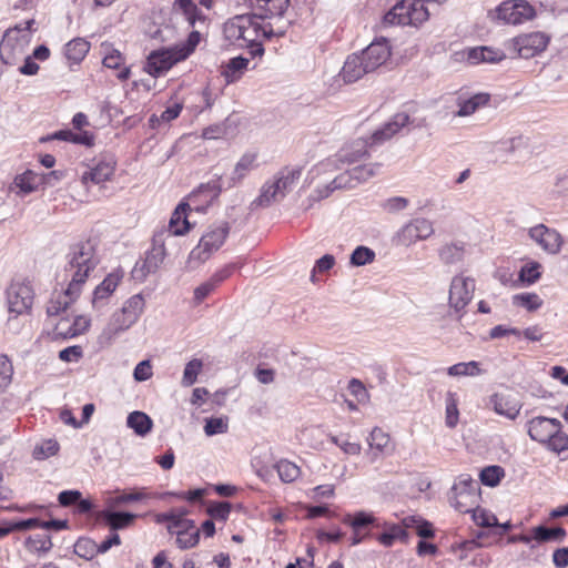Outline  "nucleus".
<instances>
[{
  "label": "nucleus",
  "instance_id": "7c9ffc66",
  "mask_svg": "<svg viewBox=\"0 0 568 568\" xmlns=\"http://www.w3.org/2000/svg\"><path fill=\"white\" fill-rule=\"evenodd\" d=\"M343 524L349 526L353 530H364L369 526L378 527L377 518L373 513L365 510L356 511L355 514H346L343 519Z\"/></svg>",
  "mask_w": 568,
  "mask_h": 568
},
{
  "label": "nucleus",
  "instance_id": "49530a36",
  "mask_svg": "<svg viewBox=\"0 0 568 568\" xmlns=\"http://www.w3.org/2000/svg\"><path fill=\"white\" fill-rule=\"evenodd\" d=\"M41 520L38 518H29L18 521L9 523L4 526H0V539L9 535L12 531L29 530L32 528H40Z\"/></svg>",
  "mask_w": 568,
  "mask_h": 568
},
{
  "label": "nucleus",
  "instance_id": "9b49d317",
  "mask_svg": "<svg viewBox=\"0 0 568 568\" xmlns=\"http://www.w3.org/2000/svg\"><path fill=\"white\" fill-rule=\"evenodd\" d=\"M223 189H225V183L222 176L219 175L199 185V187L187 196V203L192 210L204 212L220 196Z\"/></svg>",
  "mask_w": 568,
  "mask_h": 568
},
{
  "label": "nucleus",
  "instance_id": "cd10ccee",
  "mask_svg": "<svg viewBox=\"0 0 568 568\" xmlns=\"http://www.w3.org/2000/svg\"><path fill=\"white\" fill-rule=\"evenodd\" d=\"M186 510L173 509L158 516L159 523H168V530L175 534V530L194 528L193 521L185 518Z\"/></svg>",
  "mask_w": 568,
  "mask_h": 568
},
{
  "label": "nucleus",
  "instance_id": "6e6552de",
  "mask_svg": "<svg viewBox=\"0 0 568 568\" xmlns=\"http://www.w3.org/2000/svg\"><path fill=\"white\" fill-rule=\"evenodd\" d=\"M7 302L10 317L8 325L11 327L13 317L23 315L31 310L33 303V291L29 284L13 282L7 290Z\"/></svg>",
  "mask_w": 568,
  "mask_h": 568
},
{
  "label": "nucleus",
  "instance_id": "aec40b11",
  "mask_svg": "<svg viewBox=\"0 0 568 568\" xmlns=\"http://www.w3.org/2000/svg\"><path fill=\"white\" fill-rule=\"evenodd\" d=\"M558 419L538 416L530 419L527 423L528 435L532 440H536L542 445L550 439V435L558 432Z\"/></svg>",
  "mask_w": 568,
  "mask_h": 568
},
{
  "label": "nucleus",
  "instance_id": "de8ad7c7",
  "mask_svg": "<svg viewBox=\"0 0 568 568\" xmlns=\"http://www.w3.org/2000/svg\"><path fill=\"white\" fill-rule=\"evenodd\" d=\"M40 179L38 174L32 171H26L14 179V185L23 194H29L38 187Z\"/></svg>",
  "mask_w": 568,
  "mask_h": 568
},
{
  "label": "nucleus",
  "instance_id": "c9c22d12",
  "mask_svg": "<svg viewBox=\"0 0 568 568\" xmlns=\"http://www.w3.org/2000/svg\"><path fill=\"white\" fill-rule=\"evenodd\" d=\"M384 527L386 530L377 536V540L385 547H392L396 540L406 541L408 538V534L405 528L400 525L385 524Z\"/></svg>",
  "mask_w": 568,
  "mask_h": 568
},
{
  "label": "nucleus",
  "instance_id": "5fc2aeb1",
  "mask_svg": "<svg viewBox=\"0 0 568 568\" xmlns=\"http://www.w3.org/2000/svg\"><path fill=\"white\" fill-rule=\"evenodd\" d=\"M561 428L562 425L559 422L558 432H555L556 434L550 435V439L545 443V446L549 450L557 454L568 449V435L564 433Z\"/></svg>",
  "mask_w": 568,
  "mask_h": 568
},
{
  "label": "nucleus",
  "instance_id": "052dcab7",
  "mask_svg": "<svg viewBox=\"0 0 568 568\" xmlns=\"http://www.w3.org/2000/svg\"><path fill=\"white\" fill-rule=\"evenodd\" d=\"M513 300L515 305L525 307L528 311H536L542 304L541 298L535 293L517 294L513 297Z\"/></svg>",
  "mask_w": 568,
  "mask_h": 568
},
{
  "label": "nucleus",
  "instance_id": "1a4fd4ad",
  "mask_svg": "<svg viewBox=\"0 0 568 568\" xmlns=\"http://www.w3.org/2000/svg\"><path fill=\"white\" fill-rule=\"evenodd\" d=\"M433 223L425 217H416L403 225L395 235L397 245L408 247L418 241H424L434 234Z\"/></svg>",
  "mask_w": 568,
  "mask_h": 568
},
{
  "label": "nucleus",
  "instance_id": "09e8293b",
  "mask_svg": "<svg viewBox=\"0 0 568 568\" xmlns=\"http://www.w3.org/2000/svg\"><path fill=\"white\" fill-rule=\"evenodd\" d=\"M144 298L141 294H135L131 296L120 310L122 311L131 321L136 322L144 310Z\"/></svg>",
  "mask_w": 568,
  "mask_h": 568
},
{
  "label": "nucleus",
  "instance_id": "39448f33",
  "mask_svg": "<svg viewBox=\"0 0 568 568\" xmlns=\"http://www.w3.org/2000/svg\"><path fill=\"white\" fill-rule=\"evenodd\" d=\"M479 484L468 475H460L450 489L449 503L459 513L467 514L478 505Z\"/></svg>",
  "mask_w": 568,
  "mask_h": 568
},
{
  "label": "nucleus",
  "instance_id": "a19ab883",
  "mask_svg": "<svg viewBox=\"0 0 568 568\" xmlns=\"http://www.w3.org/2000/svg\"><path fill=\"white\" fill-rule=\"evenodd\" d=\"M247 14L235 16L224 26V34L232 42L241 41L242 32H244Z\"/></svg>",
  "mask_w": 568,
  "mask_h": 568
},
{
  "label": "nucleus",
  "instance_id": "bf43d9fd",
  "mask_svg": "<svg viewBox=\"0 0 568 568\" xmlns=\"http://www.w3.org/2000/svg\"><path fill=\"white\" fill-rule=\"evenodd\" d=\"M459 418V412L457 408V398L456 394L453 392H448L446 395V426L449 428H454Z\"/></svg>",
  "mask_w": 568,
  "mask_h": 568
},
{
  "label": "nucleus",
  "instance_id": "473e14b6",
  "mask_svg": "<svg viewBox=\"0 0 568 568\" xmlns=\"http://www.w3.org/2000/svg\"><path fill=\"white\" fill-rule=\"evenodd\" d=\"M120 283V276L116 274H109L100 285H98L93 292L92 304L94 307L103 305V301L106 300L111 293H113Z\"/></svg>",
  "mask_w": 568,
  "mask_h": 568
},
{
  "label": "nucleus",
  "instance_id": "6ab92c4d",
  "mask_svg": "<svg viewBox=\"0 0 568 568\" xmlns=\"http://www.w3.org/2000/svg\"><path fill=\"white\" fill-rule=\"evenodd\" d=\"M114 170L115 161L111 155L93 160L89 170L82 174V182L87 184L90 181L94 184H100L108 181L113 175Z\"/></svg>",
  "mask_w": 568,
  "mask_h": 568
},
{
  "label": "nucleus",
  "instance_id": "864d4df0",
  "mask_svg": "<svg viewBox=\"0 0 568 568\" xmlns=\"http://www.w3.org/2000/svg\"><path fill=\"white\" fill-rule=\"evenodd\" d=\"M202 368L203 362L201 359L194 358L190 361L184 367L181 384L184 387L192 386L196 382L197 375L201 373Z\"/></svg>",
  "mask_w": 568,
  "mask_h": 568
},
{
  "label": "nucleus",
  "instance_id": "774afa93",
  "mask_svg": "<svg viewBox=\"0 0 568 568\" xmlns=\"http://www.w3.org/2000/svg\"><path fill=\"white\" fill-rule=\"evenodd\" d=\"M331 185L333 189H353L356 186L352 170H346L345 172L338 174L332 182Z\"/></svg>",
  "mask_w": 568,
  "mask_h": 568
},
{
  "label": "nucleus",
  "instance_id": "c756f323",
  "mask_svg": "<svg viewBox=\"0 0 568 568\" xmlns=\"http://www.w3.org/2000/svg\"><path fill=\"white\" fill-rule=\"evenodd\" d=\"M187 210L192 209L186 202L180 203L174 210L169 222V232L172 235H183L190 230V222L186 216Z\"/></svg>",
  "mask_w": 568,
  "mask_h": 568
},
{
  "label": "nucleus",
  "instance_id": "603ef678",
  "mask_svg": "<svg viewBox=\"0 0 568 568\" xmlns=\"http://www.w3.org/2000/svg\"><path fill=\"white\" fill-rule=\"evenodd\" d=\"M379 169L381 164L378 163L357 165L351 169L356 186L359 183L366 182L371 178L375 176L378 173Z\"/></svg>",
  "mask_w": 568,
  "mask_h": 568
},
{
  "label": "nucleus",
  "instance_id": "f3484780",
  "mask_svg": "<svg viewBox=\"0 0 568 568\" xmlns=\"http://www.w3.org/2000/svg\"><path fill=\"white\" fill-rule=\"evenodd\" d=\"M359 54L366 68L374 72L389 60L392 54L389 42L384 38L373 41Z\"/></svg>",
  "mask_w": 568,
  "mask_h": 568
},
{
  "label": "nucleus",
  "instance_id": "f704fd0d",
  "mask_svg": "<svg viewBox=\"0 0 568 568\" xmlns=\"http://www.w3.org/2000/svg\"><path fill=\"white\" fill-rule=\"evenodd\" d=\"M90 50V43L82 39L75 38L69 41L64 48L65 58L72 63L81 62Z\"/></svg>",
  "mask_w": 568,
  "mask_h": 568
},
{
  "label": "nucleus",
  "instance_id": "e2e57ef3",
  "mask_svg": "<svg viewBox=\"0 0 568 568\" xmlns=\"http://www.w3.org/2000/svg\"><path fill=\"white\" fill-rule=\"evenodd\" d=\"M479 373V365L475 361L468 363H458L448 368V374L450 376H475Z\"/></svg>",
  "mask_w": 568,
  "mask_h": 568
},
{
  "label": "nucleus",
  "instance_id": "a878e982",
  "mask_svg": "<svg viewBox=\"0 0 568 568\" xmlns=\"http://www.w3.org/2000/svg\"><path fill=\"white\" fill-rule=\"evenodd\" d=\"M256 155L252 153H245L235 164L232 175L223 181L225 189H231L242 182V180L256 168L255 164Z\"/></svg>",
  "mask_w": 568,
  "mask_h": 568
},
{
  "label": "nucleus",
  "instance_id": "ddd939ff",
  "mask_svg": "<svg viewBox=\"0 0 568 568\" xmlns=\"http://www.w3.org/2000/svg\"><path fill=\"white\" fill-rule=\"evenodd\" d=\"M182 60H185V54H180L175 47L155 50L148 57L145 71L158 78Z\"/></svg>",
  "mask_w": 568,
  "mask_h": 568
},
{
  "label": "nucleus",
  "instance_id": "423d86ee",
  "mask_svg": "<svg viewBox=\"0 0 568 568\" xmlns=\"http://www.w3.org/2000/svg\"><path fill=\"white\" fill-rule=\"evenodd\" d=\"M535 17L534 8L525 0H507L495 10L488 12V18L503 24H521Z\"/></svg>",
  "mask_w": 568,
  "mask_h": 568
},
{
  "label": "nucleus",
  "instance_id": "c85d7f7f",
  "mask_svg": "<svg viewBox=\"0 0 568 568\" xmlns=\"http://www.w3.org/2000/svg\"><path fill=\"white\" fill-rule=\"evenodd\" d=\"M116 508L106 507L101 511V517L112 530H119L129 527L138 517L128 511H115Z\"/></svg>",
  "mask_w": 568,
  "mask_h": 568
},
{
  "label": "nucleus",
  "instance_id": "9d476101",
  "mask_svg": "<svg viewBox=\"0 0 568 568\" xmlns=\"http://www.w3.org/2000/svg\"><path fill=\"white\" fill-rule=\"evenodd\" d=\"M30 33H22L20 28L9 29L0 42V57L6 64H12L24 54L30 42Z\"/></svg>",
  "mask_w": 568,
  "mask_h": 568
},
{
  "label": "nucleus",
  "instance_id": "a211bd4d",
  "mask_svg": "<svg viewBox=\"0 0 568 568\" xmlns=\"http://www.w3.org/2000/svg\"><path fill=\"white\" fill-rule=\"evenodd\" d=\"M200 4L206 9H211L214 4V0H199ZM174 9L181 12L189 24L193 28L205 27L207 23L206 16L197 8L193 0H175Z\"/></svg>",
  "mask_w": 568,
  "mask_h": 568
},
{
  "label": "nucleus",
  "instance_id": "393cba45",
  "mask_svg": "<svg viewBox=\"0 0 568 568\" xmlns=\"http://www.w3.org/2000/svg\"><path fill=\"white\" fill-rule=\"evenodd\" d=\"M409 116L406 113H397L393 119L385 123L381 129L376 130L371 139L373 143H382L389 140L395 135L402 128L408 124Z\"/></svg>",
  "mask_w": 568,
  "mask_h": 568
},
{
  "label": "nucleus",
  "instance_id": "69168bd1",
  "mask_svg": "<svg viewBox=\"0 0 568 568\" xmlns=\"http://www.w3.org/2000/svg\"><path fill=\"white\" fill-rule=\"evenodd\" d=\"M13 367L7 355L0 354V393L10 385Z\"/></svg>",
  "mask_w": 568,
  "mask_h": 568
},
{
  "label": "nucleus",
  "instance_id": "72a5a7b5",
  "mask_svg": "<svg viewBox=\"0 0 568 568\" xmlns=\"http://www.w3.org/2000/svg\"><path fill=\"white\" fill-rule=\"evenodd\" d=\"M126 426L133 429L138 436L144 437L151 432L153 422L145 413L134 410L128 415Z\"/></svg>",
  "mask_w": 568,
  "mask_h": 568
},
{
  "label": "nucleus",
  "instance_id": "412c9836",
  "mask_svg": "<svg viewBox=\"0 0 568 568\" xmlns=\"http://www.w3.org/2000/svg\"><path fill=\"white\" fill-rule=\"evenodd\" d=\"M150 497L146 488L115 490L112 496L106 497L105 506L109 508H119L133 503H144L150 499Z\"/></svg>",
  "mask_w": 568,
  "mask_h": 568
},
{
  "label": "nucleus",
  "instance_id": "c03bdc74",
  "mask_svg": "<svg viewBox=\"0 0 568 568\" xmlns=\"http://www.w3.org/2000/svg\"><path fill=\"white\" fill-rule=\"evenodd\" d=\"M470 514L473 521L481 528L493 529L494 526H499L497 517L493 513L480 508L478 505L473 508Z\"/></svg>",
  "mask_w": 568,
  "mask_h": 568
},
{
  "label": "nucleus",
  "instance_id": "37998d69",
  "mask_svg": "<svg viewBox=\"0 0 568 568\" xmlns=\"http://www.w3.org/2000/svg\"><path fill=\"white\" fill-rule=\"evenodd\" d=\"M541 264L530 261L521 266L518 278L523 284L532 285L541 277Z\"/></svg>",
  "mask_w": 568,
  "mask_h": 568
},
{
  "label": "nucleus",
  "instance_id": "2eb2a0df",
  "mask_svg": "<svg viewBox=\"0 0 568 568\" xmlns=\"http://www.w3.org/2000/svg\"><path fill=\"white\" fill-rule=\"evenodd\" d=\"M165 257L164 245H153V247L146 252L145 257L139 260L131 274L132 277L138 282H143L150 274L155 273Z\"/></svg>",
  "mask_w": 568,
  "mask_h": 568
},
{
  "label": "nucleus",
  "instance_id": "bb28decb",
  "mask_svg": "<svg viewBox=\"0 0 568 568\" xmlns=\"http://www.w3.org/2000/svg\"><path fill=\"white\" fill-rule=\"evenodd\" d=\"M90 326V320L85 316H77L69 325L68 318H61L55 325V333L63 338H72L84 333Z\"/></svg>",
  "mask_w": 568,
  "mask_h": 568
},
{
  "label": "nucleus",
  "instance_id": "4c0bfd02",
  "mask_svg": "<svg viewBox=\"0 0 568 568\" xmlns=\"http://www.w3.org/2000/svg\"><path fill=\"white\" fill-rule=\"evenodd\" d=\"M490 100L488 93H477L459 103V110L456 115L468 116L474 114L480 106L486 105Z\"/></svg>",
  "mask_w": 568,
  "mask_h": 568
},
{
  "label": "nucleus",
  "instance_id": "2f4dec72",
  "mask_svg": "<svg viewBox=\"0 0 568 568\" xmlns=\"http://www.w3.org/2000/svg\"><path fill=\"white\" fill-rule=\"evenodd\" d=\"M532 538L537 542H562L567 536V532L561 527H547L545 525H539L531 529Z\"/></svg>",
  "mask_w": 568,
  "mask_h": 568
},
{
  "label": "nucleus",
  "instance_id": "6e6d98bb",
  "mask_svg": "<svg viewBox=\"0 0 568 568\" xmlns=\"http://www.w3.org/2000/svg\"><path fill=\"white\" fill-rule=\"evenodd\" d=\"M504 475H505L504 468L500 466L494 465V466L485 467L480 471L479 478L484 485L489 486V487H495L496 485L499 484V481L504 477Z\"/></svg>",
  "mask_w": 568,
  "mask_h": 568
},
{
  "label": "nucleus",
  "instance_id": "4d7b16f0",
  "mask_svg": "<svg viewBox=\"0 0 568 568\" xmlns=\"http://www.w3.org/2000/svg\"><path fill=\"white\" fill-rule=\"evenodd\" d=\"M26 546L30 551L34 552H45L49 551L52 547L51 538L47 534H37L34 536H30Z\"/></svg>",
  "mask_w": 568,
  "mask_h": 568
},
{
  "label": "nucleus",
  "instance_id": "ea45409f",
  "mask_svg": "<svg viewBox=\"0 0 568 568\" xmlns=\"http://www.w3.org/2000/svg\"><path fill=\"white\" fill-rule=\"evenodd\" d=\"M80 295H71L67 293V290L59 294L57 297L51 298L47 306V314L49 316H57L65 312L70 304H72Z\"/></svg>",
  "mask_w": 568,
  "mask_h": 568
},
{
  "label": "nucleus",
  "instance_id": "dca6fc26",
  "mask_svg": "<svg viewBox=\"0 0 568 568\" xmlns=\"http://www.w3.org/2000/svg\"><path fill=\"white\" fill-rule=\"evenodd\" d=\"M288 6L290 0H256L252 7L261 20H268L273 26H277L280 22L290 23L288 20L284 19Z\"/></svg>",
  "mask_w": 568,
  "mask_h": 568
},
{
  "label": "nucleus",
  "instance_id": "4468645a",
  "mask_svg": "<svg viewBox=\"0 0 568 568\" xmlns=\"http://www.w3.org/2000/svg\"><path fill=\"white\" fill-rule=\"evenodd\" d=\"M475 292V280L463 275L454 276L449 287L448 302L455 312L463 311L473 300Z\"/></svg>",
  "mask_w": 568,
  "mask_h": 568
},
{
  "label": "nucleus",
  "instance_id": "e433bc0d",
  "mask_svg": "<svg viewBox=\"0 0 568 568\" xmlns=\"http://www.w3.org/2000/svg\"><path fill=\"white\" fill-rule=\"evenodd\" d=\"M135 322L131 321L122 311L115 312L109 324L106 325L103 334L108 335L109 338L114 337L121 332L130 328Z\"/></svg>",
  "mask_w": 568,
  "mask_h": 568
},
{
  "label": "nucleus",
  "instance_id": "4be33fe9",
  "mask_svg": "<svg viewBox=\"0 0 568 568\" xmlns=\"http://www.w3.org/2000/svg\"><path fill=\"white\" fill-rule=\"evenodd\" d=\"M367 443L369 449L366 455L371 463H375L382 456L392 452L389 435L378 427L371 432Z\"/></svg>",
  "mask_w": 568,
  "mask_h": 568
},
{
  "label": "nucleus",
  "instance_id": "680f3d73",
  "mask_svg": "<svg viewBox=\"0 0 568 568\" xmlns=\"http://www.w3.org/2000/svg\"><path fill=\"white\" fill-rule=\"evenodd\" d=\"M229 430L227 418L211 417L205 419L204 433L206 436L225 434Z\"/></svg>",
  "mask_w": 568,
  "mask_h": 568
},
{
  "label": "nucleus",
  "instance_id": "58836bf2",
  "mask_svg": "<svg viewBox=\"0 0 568 568\" xmlns=\"http://www.w3.org/2000/svg\"><path fill=\"white\" fill-rule=\"evenodd\" d=\"M465 254V244L463 242H454L445 244L439 250V258L445 264H455L463 260Z\"/></svg>",
  "mask_w": 568,
  "mask_h": 568
},
{
  "label": "nucleus",
  "instance_id": "b1692460",
  "mask_svg": "<svg viewBox=\"0 0 568 568\" xmlns=\"http://www.w3.org/2000/svg\"><path fill=\"white\" fill-rule=\"evenodd\" d=\"M371 71L366 68L364 60L359 53L351 54L341 71V78L345 83H353Z\"/></svg>",
  "mask_w": 568,
  "mask_h": 568
},
{
  "label": "nucleus",
  "instance_id": "f8f14e48",
  "mask_svg": "<svg viewBox=\"0 0 568 568\" xmlns=\"http://www.w3.org/2000/svg\"><path fill=\"white\" fill-rule=\"evenodd\" d=\"M528 236L549 255L559 254L564 245L562 235L556 229L548 227L542 223L530 227Z\"/></svg>",
  "mask_w": 568,
  "mask_h": 568
},
{
  "label": "nucleus",
  "instance_id": "13d9d810",
  "mask_svg": "<svg viewBox=\"0 0 568 568\" xmlns=\"http://www.w3.org/2000/svg\"><path fill=\"white\" fill-rule=\"evenodd\" d=\"M247 64H248V60L246 58H243V57L232 58L226 65V70L223 72L227 82H233V81L237 80V78H239L237 73L243 72L247 68Z\"/></svg>",
  "mask_w": 568,
  "mask_h": 568
},
{
  "label": "nucleus",
  "instance_id": "f03ea898",
  "mask_svg": "<svg viewBox=\"0 0 568 568\" xmlns=\"http://www.w3.org/2000/svg\"><path fill=\"white\" fill-rule=\"evenodd\" d=\"M302 174L301 168H283L261 187L260 195L252 202V206L267 207L278 202L291 192Z\"/></svg>",
  "mask_w": 568,
  "mask_h": 568
},
{
  "label": "nucleus",
  "instance_id": "20e7f679",
  "mask_svg": "<svg viewBox=\"0 0 568 568\" xmlns=\"http://www.w3.org/2000/svg\"><path fill=\"white\" fill-rule=\"evenodd\" d=\"M230 233V224L226 221L211 225L200 239L196 247L189 255L190 264H201L210 258L225 242Z\"/></svg>",
  "mask_w": 568,
  "mask_h": 568
},
{
  "label": "nucleus",
  "instance_id": "338daca9",
  "mask_svg": "<svg viewBox=\"0 0 568 568\" xmlns=\"http://www.w3.org/2000/svg\"><path fill=\"white\" fill-rule=\"evenodd\" d=\"M354 151L352 153L343 150L341 158L348 163H354L367 154L366 142L357 141L353 144Z\"/></svg>",
  "mask_w": 568,
  "mask_h": 568
},
{
  "label": "nucleus",
  "instance_id": "7ed1b4c3",
  "mask_svg": "<svg viewBox=\"0 0 568 568\" xmlns=\"http://www.w3.org/2000/svg\"><path fill=\"white\" fill-rule=\"evenodd\" d=\"M261 20L258 16L255 13L253 16L247 14V21L245 23L244 32H242L241 45L244 43L252 48V53L254 55H262L264 49L260 42H257L260 37L271 39L273 37H282L285 34L287 28L290 27L288 22H280L277 26H273L271 21L260 22Z\"/></svg>",
  "mask_w": 568,
  "mask_h": 568
},
{
  "label": "nucleus",
  "instance_id": "8fccbe9b",
  "mask_svg": "<svg viewBox=\"0 0 568 568\" xmlns=\"http://www.w3.org/2000/svg\"><path fill=\"white\" fill-rule=\"evenodd\" d=\"M74 554L85 560H91L98 555V545L90 538H79L74 544Z\"/></svg>",
  "mask_w": 568,
  "mask_h": 568
},
{
  "label": "nucleus",
  "instance_id": "0e129e2a",
  "mask_svg": "<svg viewBox=\"0 0 568 568\" xmlns=\"http://www.w3.org/2000/svg\"><path fill=\"white\" fill-rule=\"evenodd\" d=\"M375 258L373 250L366 246H357L351 255V264L354 266H363L372 263Z\"/></svg>",
  "mask_w": 568,
  "mask_h": 568
},
{
  "label": "nucleus",
  "instance_id": "3c124183",
  "mask_svg": "<svg viewBox=\"0 0 568 568\" xmlns=\"http://www.w3.org/2000/svg\"><path fill=\"white\" fill-rule=\"evenodd\" d=\"M176 544L181 549L192 548L200 540V530L195 528L175 530Z\"/></svg>",
  "mask_w": 568,
  "mask_h": 568
},
{
  "label": "nucleus",
  "instance_id": "0eeeda50",
  "mask_svg": "<svg viewBox=\"0 0 568 568\" xmlns=\"http://www.w3.org/2000/svg\"><path fill=\"white\" fill-rule=\"evenodd\" d=\"M550 38L544 32H530L514 38L508 44V50L516 57L530 59L541 53L548 45Z\"/></svg>",
  "mask_w": 568,
  "mask_h": 568
},
{
  "label": "nucleus",
  "instance_id": "5701e85b",
  "mask_svg": "<svg viewBox=\"0 0 568 568\" xmlns=\"http://www.w3.org/2000/svg\"><path fill=\"white\" fill-rule=\"evenodd\" d=\"M494 410L508 419H515L521 409V403L510 394L496 393L490 397Z\"/></svg>",
  "mask_w": 568,
  "mask_h": 568
},
{
  "label": "nucleus",
  "instance_id": "f257e3e1",
  "mask_svg": "<svg viewBox=\"0 0 568 568\" xmlns=\"http://www.w3.org/2000/svg\"><path fill=\"white\" fill-rule=\"evenodd\" d=\"M67 258L68 263L64 267L65 278L69 280L67 293L80 295L90 272L99 263L94 245L90 241L77 243L70 247Z\"/></svg>",
  "mask_w": 568,
  "mask_h": 568
},
{
  "label": "nucleus",
  "instance_id": "79ce46f5",
  "mask_svg": "<svg viewBox=\"0 0 568 568\" xmlns=\"http://www.w3.org/2000/svg\"><path fill=\"white\" fill-rule=\"evenodd\" d=\"M275 469L283 483H293L301 475V469L287 459H281L275 464Z\"/></svg>",
  "mask_w": 568,
  "mask_h": 568
},
{
  "label": "nucleus",
  "instance_id": "a18cd8bd",
  "mask_svg": "<svg viewBox=\"0 0 568 568\" xmlns=\"http://www.w3.org/2000/svg\"><path fill=\"white\" fill-rule=\"evenodd\" d=\"M511 529V524L506 521L504 524H499V526H494L493 530L489 531H478L475 534V538L477 540V545L479 547H487L493 544L489 540L490 537L497 538L503 536L506 531Z\"/></svg>",
  "mask_w": 568,
  "mask_h": 568
}]
</instances>
